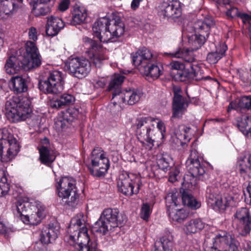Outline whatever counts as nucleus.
<instances>
[{"instance_id":"1","label":"nucleus","mask_w":251,"mask_h":251,"mask_svg":"<svg viewBox=\"0 0 251 251\" xmlns=\"http://www.w3.org/2000/svg\"><path fill=\"white\" fill-rule=\"evenodd\" d=\"M92 29L94 35L100 42H114L124 34L125 25L119 18L110 20L104 17L94 23Z\"/></svg>"},{"instance_id":"2","label":"nucleus","mask_w":251,"mask_h":251,"mask_svg":"<svg viewBox=\"0 0 251 251\" xmlns=\"http://www.w3.org/2000/svg\"><path fill=\"white\" fill-rule=\"evenodd\" d=\"M4 103L5 115L12 122L24 121L30 116L31 101L27 97L9 95Z\"/></svg>"},{"instance_id":"3","label":"nucleus","mask_w":251,"mask_h":251,"mask_svg":"<svg viewBox=\"0 0 251 251\" xmlns=\"http://www.w3.org/2000/svg\"><path fill=\"white\" fill-rule=\"evenodd\" d=\"M86 218L82 213H78L72 219L69 226V238L75 242L78 251H96L95 247L89 245L90 238L87 233Z\"/></svg>"},{"instance_id":"4","label":"nucleus","mask_w":251,"mask_h":251,"mask_svg":"<svg viewBox=\"0 0 251 251\" xmlns=\"http://www.w3.org/2000/svg\"><path fill=\"white\" fill-rule=\"evenodd\" d=\"M133 126L136 128L139 140L146 141L150 148L153 146V142L156 140L155 134L162 135L160 129L163 127V124L155 122V120L151 117H145L138 115L133 123Z\"/></svg>"},{"instance_id":"5","label":"nucleus","mask_w":251,"mask_h":251,"mask_svg":"<svg viewBox=\"0 0 251 251\" xmlns=\"http://www.w3.org/2000/svg\"><path fill=\"white\" fill-rule=\"evenodd\" d=\"M125 215L119 213L117 209L107 208L104 209L99 220L92 227L93 232L99 233L103 235L107 234L126 222Z\"/></svg>"},{"instance_id":"6","label":"nucleus","mask_w":251,"mask_h":251,"mask_svg":"<svg viewBox=\"0 0 251 251\" xmlns=\"http://www.w3.org/2000/svg\"><path fill=\"white\" fill-rule=\"evenodd\" d=\"M58 196L68 208H76L80 203V194L72 177H63L58 183Z\"/></svg>"},{"instance_id":"7","label":"nucleus","mask_w":251,"mask_h":251,"mask_svg":"<svg viewBox=\"0 0 251 251\" xmlns=\"http://www.w3.org/2000/svg\"><path fill=\"white\" fill-rule=\"evenodd\" d=\"M201 176L193 175L192 173L188 172L184 175L183 178L182 185L184 188L180 189L182 202L184 205H186L192 209L199 208L201 206V203L193 196L189 189L197 185L198 180L200 179Z\"/></svg>"},{"instance_id":"8","label":"nucleus","mask_w":251,"mask_h":251,"mask_svg":"<svg viewBox=\"0 0 251 251\" xmlns=\"http://www.w3.org/2000/svg\"><path fill=\"white\" fill-rule=\"evenodd\" d=\"M212 17H208L203 21H198L195 24V28L199 34L192 35L188 38V43L193 50H197L203 45L209 34L210 28L214 26Z\"/></svg>"},{"instance_id":"9","label":"nucleus","mask_w":251,"mask_h":251,"mask_svg":"<svg viewBox=\"0 0 251 251\" xmlns=\"http://www.w3.org/2000/svg\"><path fill=\"white\" fill-rule=\"evenodd\" d=\"M19 148L15 139L6 129H0V161L6 162L17 155Z\"/></svg>"},{"instance_id":"10","label":"nucleus","mask_w":251,"mask_h":251,"mask_svg":"<svg viewBox=\"0 0 251 251\" xmlns=\"http://www.w3.org/2000/svg\"><path fill=\"white\" fill-rule=\"evenodd\" d=\"M64 82L61 72L57 71L50 72L46 80H40L38 82V88L45 94H58L64 88Z\"/></svg>"},{"instance_id":"11","label":"nucleus","mask_w":251,"mask_h":251,"mask_svg":"<svg viewBox=\"0 0 251 251\" xmlns=\"http://www.w3.org/2000/svg\"><path fill=\"white\" fill-rule=\"evenodd\" d=\"M141 185L140 177L133 174H122L117 181L119 191L127 196L138 194Z\"/></svg>"},{"instance_id":"12","label":"nucleus","mask_w":251,"mask_h":251,"mask_svg":"<svg viewBox=\"0 0 251 251\" xmlns=\"http://www.w3.org/2000/svg\"><path fill=\"white\" fill-rule=\"evenodd\" d=\"M69 73L73 76L82 78L90 72V62L85 58L71 56L66 63Z\"/></svg>"},{"instance_id":"13","label":"nucleus","mask_w":251,"mask_h":251,"mask_svg":"<svg viewBox=\"0 0 251 251\" xmlns=\"http://www.w3.org/2000/svg\"><path fill=\"white\" fill-rule=\"evenodd\" d=\"M100 150L94 149L92 152V167L89 166L90 174L96 177L104 176L109 167V162Z\"/></svg>"},{"instance_id":"14","label":"nucleus","mask_w":251,"mask_h":251,"mask_svg":"<svg viewBox=\"0 0 251 251\" xmlns=\"http://www.w3.org/2000/svg\"><path fill=\"white\" fill-rule=\"evenodd\" d=\"M178 194L177 193L169 194L166 199V205L169 217L173 221L181 223L185 220L188 213L182 208H175L179 204Z\"/></svg>"},{"instance_id":"15","label":"nucleus","mask_w":251,"mask_h":251,"mask_svg":"<svg viewBox=\"0 0 251 251\" xmlns=\"http://www.w3.org/2000/svg\"><path fill=\"white\" fill-rule=\"evenodd\" d=\"M173 75L175 79L181 81L190 79L199 81L202 78L201 69L197 64H190V66H186L183 69L174 72Z\"/></svg>"},{"instance_id":"16","label":"nucleus","mask_w":251,"mask_h":251,"mask_svg":"<svg viewBox=\"0 0 251 251\" xmlns=\"http://www.w3.org/2000/svg\"><path fill=\"white\" fill-rule=\"evenodd\" d=\"M174 98L173 103V118H179L181 117L188 105V100L181 94L179 88L174 89Z\"/></svg>"},{"instance_id":"17","label":"nucleus","mask_w":251,"mask_h":251,"mask_svg":"<svg viewBox=\"0 0 251 251\" xmlns=\"http://www.w3.org/2000/svg\"><path fill=\"white\" fill-rule=\"evenodd\" d=\"M159 12L164 17L173 19L178 18L182 14L181 3L178 1H173L169 3L163 1L160 6Z\"/></svg>"},{"instance_id":"18","label":"nucleus","mask_w":251,"mask_h":251,"mask_svg":"<svg viewBox=\"0 0 251 251\" xmlns=\"http://www.w3.org/2000/svg\"><path fill=\"white\" fill-rule=\"evenodd\" d=\"M156 57L151 50L146 48L139 50L132 55V62L135 66L144 67L149 63L154 62Z\"/></svg>"},{"instance_id":"19","label":"nucleus","mask_w":251,"mask_h":251,"mask_svg":"<svg viewBox=\"0 0 251 251\" xmlns=\"http://www.w3.org/2000/svg\"><path fill=\"white\" fill-rule=\"evenodd\" d=\"M186 166L188 172L196 176H203L205 173V170L200 163L198 152L196 151H192L189 157L186 161Z\"/></svg>"},{"instance_id":"20","label":"nucleus","mask_w":251,"mask_h":251,"mask_svg":"<svg viewBox=\"0 0 251 251\" xmlns=\"http://www.w3.org/2000/svg\"><path fill=\"white\" fill-rule=\"evenodd\" d=\"M22 55H12L8 57L5 64L6 73L9 75L18 73L21 70H24Z\"/></svg>"},{"instance_id":"21","label":"nucleus","mask_w":251,"mask_h":251,"mask_svg":"<svg viewBox=\"0 0 251 251\" xmlns=\"http://www.w3.org/2000/svg\"><path fill=\"white\" fill-rule=\"evenodd\" d=\"M143 96L142 92L138 89H129L122 91L119 96L123 103L133 105L138 102Z\"/></svg>"},{"instance_id":"22","label":"nucleus","mask_w":251,"mask_h":251,"mask_svg":"<svg viewBox=\"0 0 251 251\" xmlns=\"http://www.w3.org/2000/svg\"><path fill=\"white\" fill-rule=\"evenodd\" d=\"M59 233L58 228L53 224L44 227L40 233V241L44 244H48L54 241Z\"/></svg>"},{"instance_id":"23","label":"nucleus","mask_w":251,"mask_h":251,"mask_svg":"<svg viewBox=\"0 0 251 251\" xmlns=\"http://www.w3.org/2000/svg\"><path fill=\"white\" fill-rule=\"evenodd\" d=\"M65 26L64 22L61 19L53 16L48 18L46 25V32L49 36H53L57 35L58 32Z\"/></svg>"},{"instance_id":"24","label":"nucleus","mask_w":251,"mask_h":251,"mask_svg":"<svg viewBox=\"0 0 251 251\" xmlns=\"http://www.w3.org/2000/svg\"><path fill=\"white\" fill-rule=\"evenodd\" d=\"M234 125L248 137H251V117L243 115L235 118Z\"/></svg>"},{"instance_id":"25","label":"nucleus","mask_w":251,"mask_h":251,"mask_svg":"<svg viewBox=\"0 0 251 251\" xmlns=\"http://www.w3.org/2000/svg\"><path fill=\"white\" fill-rule=\"evenodd\" d=\"M219 193V189L217 187L213 185L208 187L206 190V200L211 205L222 208L223 199Z\"/></svg>"},{"instance_id":"26","label":"nucleus","mask_w":251,"mask_h":251,"mask_svg":"<svg viewBox=\"0 0 251 251\" xmlns=\"http://www.w3.org/2000/svg\"><path fill=\"white\" fill-rule=\"evenodd\" d=\"M10 87L15 94H21L27 91V80L22 76L12 77L10 80Z\"/></svg>"},{"instance_id":"27","label":"nucleus","mask_w":251,"mask_h":251,"mask_svg":"<svg viewBox=\"0 0 251 251\" xmlns=\"http://www.w3.org/2000/svg\"><path fill=\"white\" fill-rule=\"evenodd\" d=\"M125 78L124 76L119 74L112 76L107 89L109 91H112V100L115 97H118L119 94L122 92L121 88Z\"/></svg>"},{"instance_id":"28","label":"nucleus","mask_w":251,"mask_h":251,"mask_svg":"<svg viewBox=\"0 0 251 251\" xmlns=\"http://www.w3.org/2000/svg\"><path fill=\"white\" fill-rule=\"evenodd\" d=\"M190 129V127H187L184 125L179 126L178 128L175 131L176 137L173 139L172 147L176 148L181 146L184 148L186 146H187L186 143L183 142L181 140L182 139H186L187 135L186 134L189 131Z\"/></svg>"},{"instance_id":"29","label":"nucleus","mask_w":251,"mask_h":251,"mask_svg":"<svg viewBox=\"0 0 251 251\" xmlns=\"http://www.w3.org/2000/svg\"><path fill=\"white\" fill-rule=\"evenodd\" d=\"M139 70L141 74L148 78H151L153 79H157L161 74V70L155 63V61L144 67H139Z\"/></svg>"},{"instance_id":"30","label":"nucleus","mask_w":251,"mask_h":251,"mask_svg":"<svg viewBox=\"0 0 251 251\" xmlns=\"http://www.w3.org/2000/svg\"><path fill=\"white\" fill-rule=\"evenodd\" d=\"M39 151L41 163L47 166H50L55 160L56 155L55 151L44 146L39 149Z\"/></svg>"},{"instance_id":"31","label":"nucleus","mask_w":251,"mask_h":251,"mask_svg":"<svg viewBox=\"0 0 251 251\" xmlns=\"http://www.w3.org/2000/svg\"><path fill=\"white\" fill-rule=\"evenodd\" d=\"M23 63L25 71H29L37 69L42 64V57L40 54L31 55L27 58L23 57Z\"/></svg>"},{"instance_id":"32","label":"nucleus","mask_w":251,"mask_h":251,"mask_svg":"<svg viewBox=\"0 0 251 251\" xmlns=\"http://www.w3.org/2000/svg\"><path fill=\"white\" fill-rule=\"evenodd\" d=\"M227 49V46L223 43L216 48L215 51L209 52L207 55L206 60L210 64L216 63L225 55V52Z\"/></svg>"},{"instance_id":"33","label":"nucleus","mask_w":251,"mask_h":251,"mask_svg":"<svg viewBox=\"0 0 251 251\" xmlns=\"http://www.w3.org/2000/svg\"><path fill=\"white\" fill-rule=\"evenodd\" d=\"M53 4L35 2L30 3L32 7L31 12L36 17L44 16L49 14L51 10V7Z\"/></svg>"},{"instance_id":"34","label":"nucleus","mask_w":251,"mask_h":251,"mask_svg":"<svg viewBox=\"0 0 251 251\" xmlns=\"http://www.w3.org/2000/svg\"><path fill=\"white\" fill-rule=\"evenodd\" d=\"M17 9L16 0H0V19L2 18V14H12Z\"/></svg>"},{"instance_id":"35","label":"nucleus","mask_w":251,"mask_h":251,"mask_svg":"<svg viewBox=\"0 0 251 251\" xmlns=\"http://www.w3.org/2000/svg\"><path fill=\"white\" fill-rule=\"evenodd\" d=\"M75 100V98L72 95L64 94L59 99L51 101L50 106L54 108H62L65 105L73 104Z\"/></svg>"},{"instance_id":"36","label":"nucleus","mask_w":251,"mask_h":251,"mask_svg":"<svg viewBox=\"0 0 251 251\" xmlns=\"http://www.w3.org/2000/svg\"><path fill=\"white\" fill-rule=\"evenodd\" d=\"M192 49H179L176 51L174 56L177 58H182L186 62V66H190V64H193L195 62V58L193 54V51Z\"/></svg>"},{"instance_id":"37","label":"nucleus","mask_w":251,"mask_h":251,"mask_svg":"<svg viewBox=\"0 0 251 251\" xmlns=\"http://www.w3.org/2000/svg\"><path fill=\"white\" fill-rule=\"evenodd\" d=\"M229 7H226L227 11L226 16L231 19L236 17L241 18L243 21H249L251 19V16L245 13H241L239 9L234 6L230 5Z\"/></svg>"},{"instance_id":"38","label":"nucleus","mask_w":251,"mask_h":251,"mask_svg":"<svg viewBox=\"0 0 251 251\" xmlns=\"http://www.w3.org/2000/svg\"><path fill=\"white\" fill-rule=\"evenodd\" d=\"M204 227V224L199 219L190 220L185 226V230L187 233H195L202 229Z\"/></svg>"},{"instance_id":"39","label":"nucleus","mask_w":251,"mask_h":251,"mask_svg":"<svg viewBox=\"0 0 251 251\" xmlns=\"http://www.w3.org/2000/svg\"><path fill=\"white\" fill-rule=\"evenodd\" d=\"M87 16L86 10L83 7H79L75 10L70 24L80 25L85 21Z\"/></svg>"},{"instance_id":"40","label":"nucleus","mask_w":251,"mask_h":251,"mask_svg":"<svg viewBox=\"0 0 251 251\" xmlns=\"http://www.w3.org/2000/svg\"><path fill=\"white\" fill-rule=\"evenodd\" d=\"M240 172L242 175L251 177V154L243 158L239 164Z\"/></svg>"},{"instance_id":"41","label":"nucleus","mask_w":251,"mask_h":251,"mask_svg":"<svg viewBox=\"0 0 251 251\" xmlns=\"http://www.w3.org/2000/svg\"><path fill=\"white\" fill-rule=\"evenodd\" d=\"M251 216L249 210L247 208H240L238 209L233 216V223L236 225V226L242 222L246 220Z\"/></svg>"},{"instance_id":"42","label":"nucleus","mask_w":251,"mask_h":251,"mask_svg":"<svg viewBox=\"0 0 251 251\" xmlns=\"http://www.w3.org/2000/svg\"><path fill=\"white\" fill-rule=\"evenodd\" d=\"M102 48L99 51L95 50H90L89 52V55L91 62H92L96 67L100 68L102 61L105 59L104 56L101 53Z\"/></svg>"},{"instance_id":"43","label":"nucleus","mask_w":251,"mask_h":251,"mask_svg":"<svg viewBox=\"0 0 251 251\" xmlns=\"http://www.w3.org/2000/svg\"><path fill=\"white\" fill-rule=\"evenodd\" d=\"M25 52L24 53V55H22L24 58H29L30 56L40 54L38 48L33 42L27 41L25 45Z\"/></svg>"},{"instance_id":"44","label":"nucleus","mask_w":251,"mask_h":251,"mask_svg":"<svg viewBox=\"0 0 251 251\" xmlns=\"http://www.w3.org/2000/svg\"><path fill=\"white\" fill-rule=\"evenodd\" d=\"M236 228L243 236L249 233L251 230V216L238 225Z\"/></svg>"},{"instance_id":"45","label":"nucleus","mask_w":251,"mask_h":251,"mask_svg":"<svg viewBox=\"0 0 251 251\" xmlns=\"http://www.w3.org/2000/svg\"><path fill=\"white\" fill-rule=\"evenodd\" d=\"M10 186L4 172L0 170V197L6 194L9 191Z\"/></svg>"},{"instance_id":"46","label":"nucleus","mask_w":251,"mask_h":251,"mask_svg":"<svg viewBox=\"0 0 251 251\" xmlns=\"http://www.w3.org/2000/svg\"><path fill=\"white\" fill-rule=\"evenodd\" d=\"M238 105L242 108H246L251 111V97L245 96L239 100Z\"/></svg>"},{"instance_id":"47","label":"nucleus","mask_w":251,"mask_h":251,"mask_svg":"<svg viewBox=\"0 0 251 251\" xmlns=\"http://www.w3.org/2000/svg\"><path fill=\"white\" fill-rule=\"evenodd\" d=\"M151 213L150 205L148 203H143L141 208L140 217L145 221H148Z\"/></svg>"},{"instance_id":"48","label":"nucleus","mask_w":251,"mask_h":251,"mask_svg":"<svg viewBox=\"0 0 251 251\" xmlns=\"http://www.w3.org/2000/svg\"><path fill=\"white\" fill-rule=\"evenodd\" d=\"M84 41L85 43H88L90 44V48L91 50H95V51L100 50L102 49V45L101 44V42H98L96 41L93 40L92 39L88 38L85 37L84 38Z\"/></svg>"},{"instance_id":"49","label":"nucleus","mask_w":251,"mask_h":251,"mask_svg":"<svg viewBox=\"0 0 251 251\" xmlns=\"http://www.w3.org/2000/svg\"><path fill=\"white\" fill-rule=\"evenodd\" d=\"M79 114L78 110L74 108H69L65 113V116L67 120L69 121H73L77 118Z\"/></svg>"},{"instance_id":"50","label":"nucleus","mask_w":251,"mask_h":251,"mask_svg":"<svg viewBox=\"0 0 251 251\" xmlns=\"http://www.w3.org/2000/svg\"><path fill=\"white\" fill-rule=\"evenodd\" d=\"M157 166L159 169L166 172L170 168L169 163L164 157H162L157 161Z\"/></svg>"},{"instance_id":"51","label":"nucleus","mask_w":251,"mask_h":251,"mask_svg":"<svg viewBox=\"0 0 251 251\" xmlns=\"http://www.w3.org/2000/svg\"><path fill=\"white\" fill-rule=\"evenodd\" d=\"M172 69V73L173 75L174 72H177V71L182 70L186 67L185 65L178 61H173L170 64Z\"/></svg>"},{"instance_id":"52","label":"nucleus","mask_w":251,"mask_h":251,"mask_svg":"<svg viewBox=\"0 0 251 251\" xmlns=\"http://www.w3.org/2000/svg\"><path fill=\"white\" fill-rule=\"evenodd\" d=\"M43 216V211L38 210V211L35 214H32L30 215V220H35L36 221L35 223L31 222V224L34 225L40 223L41 221V219L42 218Z\"/></svg>"},{"instance_id":"53","label":"nucleus","mask_w":251,"mask_h":251,"mask_svg":"<svg viewBox=\"0 0 251 251\" xmlns=\"http://www.w3.org/2000/svg\"><path fill=\"white\" fill-rule=\"evenodd\" d=\"M237 74L240 79L244 82H248L249 81V76L247 71L241 69L237 70Z\"/></svg>"},{"instance_id":"54","label":"nucleus","mask_w":251,"mask_h":251,"mask_svg":"<svg viewBox=\"0 0 251 251\" xmlns=\"http://www.w3.org/2000/svg\"><path fill=\"white\" fill-rule=\"evenodd\" d=\"M70 4V0H62L58 5V9L61 11H64L69 8Z\"/></svg>"},{"instance_id":"55","label":"nucleus","mask_w":251,"mask_h":251,"mask_svg":"<svg viewBox=\"0 0 251 251\" xmlns=\"http://www.w3.org/2000/svg\"><path fill=\"white\" fill-rule=\"evenodd\" d=\"M28 36L30 39L35 41L37 39L36 29L31 27L29 29Z\"/></svg>"},{"instance_id":"56","label":"nucleus","mask_w":251,"mask_h":251,"mask_svg":"<svg viewBox=\"0 0 251 251\" xmlns=\"http://www.w3.org/2000/svg\"><path fill=\"white\" fill-rule=\"evenodd\" d=\"M94 87L96 88H103L105 85V80L103 78H101L98 80L94 81Z\"/></svg>"},{"instance_id":"57","label":"nucleus","mask_w":251,"mask_h":251,"mask_svg":"<svg viewBox=\"0 0 251 251\" xmlns=\"http://www.w3.org/2000/svg\"><path fill=\"white\" fill-rule=\"evenodd\" d=\"M233 201V200L232 197H229L228 199L227 198H224L223 199V203L222 206L224 205L225 207H228L230 206Z\"/></svg>"},{"instance_id":"58","label":"nucleus","mask_w":251,"mask_h":251,"mask_svg":"<svg viewBox=\"0 0 251 251\" xmlns=\"http://www.w3.org/2000/svg\"><path fill=\"white\" fill-rule=\"evenodd\" d=\"M35 2L53 4L54 0H30L29 3H35Z\"/></svg>"},{"instance_id":"59","label":"nucleus","mask_w":251,"mask_h":251,"mask_svg":"<svg viewBox=\"0 0 251 251\" xmlns=\"http://www.w3.org/2000/svg\"><path fill=\"white\" fill-rule=\"evenodd\" d=\"M142 0H133L131 4V8L133 9H136L138 7L140 1Z\"/></svg>"},{"instance_id":"60","label":"nucleus","mask_w":251,"mask_h":251,"mask_svg":"<svg viewBox=\"0 0 251 251\" xmlns=\"http://www.w3.org/2000/svg\"><path fill=\"white\" fill-rule=\"evenodd\" d=\"M233 0H220V3L225 5L226 7H227V6H229L231 5V3H232Z\"/></svg>"},{"instance_id":"61","label":"nucleus","mask_w":251,"mask_h":251,"mask_svg":"<svg viewBox=\"0 0 251 251\" xmlns=\"http://www.w3.org/2000/svg\"><path fill=\"white\" fill-rule=\"evenodd\" d=\"M6 227L1 222H0V234H4L6 232Z\"/></svg>"},{"instance_id":"62","label":"nucleus","mask_w":251,"mask_h":251,"mask_svg":"<svg viewBox=\"0 0 251 251\" xmlns=\"http://www.w3.org/2000/svg\"><path fill=\"white\" fill-rule=\"evenodd\" d=\"M23 207H25V205L22 203L17 206V211L19 213L22 214L23 210L21 211V209H22Z\"/></svg>"},{"instance_id":"63","label":"nucleus","mask_w":251,"mask_h":251,"mask_svg":"<svg viewBox=\"0 0 251 251\" xmlns=\"http://www.w3.org/2000/svg\"><path fill=\"white\" fill-rule=\"evenodd\" d=\"M247 191L249 194L250 198H251V182L249 183V185L248 186V187L247 188Z\"/></svg>"},{"instance_id":"64","label":"nucleus","mask_w":251,"mask_h":251,"mask_svg":"<svg viewBox=\"0 0 251 251\" xmlns=\"http://www.w3.org/2000/svg\"><path fill=\"white\" fill-rule=\"evenodd\" d=\"M176 176H173V175H170L169 176V180L170 181L174 182L176 180Z\"/></svg>"}]
</instances>
